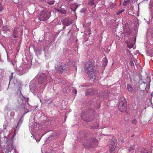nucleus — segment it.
I'll list each match as a JSON object with an SVG mask.
<instances>
[{
    "label": "nucleus",
    "instance_id": "obj_20",
    "mask_svg": "<svg viewBox=\"0 0 153 153\" xmlns=\"http://www.w3.org/2000/svg\"><path fill=\"white\" fill-rule=\"evenodd\" d=\"M55 2V1L54 0H53L52 1H47V3L49 5H52Z\"/></svg>",
    "mask_w": 153,
    "mask_h": 153
},
{
    "label": "nucleus",
    "instance_id": "obj_18",
    "mask_svg": "<svg viewBox=\"0 0 153 153\" xmlns=\"http://www.w3.org/2000/svg\"><path fill=\"white\" fill-rule=\"evenodd\" d=\"M21 119L19 120V122L18 123L16 127V129L17 130L19 128V127L21 125L22 123V121H21Z\"/></svg>",
    "mask_w": 153,
    "mask_h": 153
},
{
    "label": "nucleus",
    "instance_id": "obj_26",
    "mask_svg": "<svg viewBox=\"0 0 153 153\" xmlns=\"http://www.w3.org/2000/svg\"><path fill=\"white\" fill-rule=\"evenodd\" d=\"M13 73H11V75H10L9 76V78H10V82H9V84H10V81H11V79H12V78H13Z\"/></svg>",
    "mask_w": 153,
    "mask_h": 153
},
{
    "label": "nucleus",
    "instance_id": "obj_1",
    "mask_svg": "<svg viewBox=\"0 0 153 153\" xmlns=\"http://www.w3.org/2000/svg\"><path fill=\"white\" fill-rule=\"evenodd\" d=\"M94 62L89 61L85 65L84 70L91 78L95 79L94 74Z\"/></svg>",
    "mask_w": 153,
    "mask_h": 153
},
{
    "label": "nucleus",
    "instance_id": "obj_19",
    "mask_svg": "<svg viewBox=\"0 0 153 153\" xmlns=\"http://www.w3.org/2000/svg\"><path fill=\"white\" fill-rule=\"evenodd\" d=\"M56 10L57 11V12L63 14H65L66 13V11L65 10L59 9H56Z\"/></svg>",
    "mask_w": 153,
    "mask_h": 153
},
{
    "label": "nucleus",
    "instance_id": "obj_2",
    "mask_svg": "<svg viewBox=\"0 0 153 153\" xmlns=\"http://www.w3.org/2000/svg\"><path fill=\"white\" fill-rule=\"evenodd\" d=\"M51 12L46 10H43L41 11L38 16V19L40 21H45L51 16Z\"/></svg>",
    "mask_w": 153,
    "mask_h": 153
},
{
    "label": "nucleus",
    "instance_id": "obj_14",
    "mask_svg": "<svg viewBox=\"0 0 153 153\" xmlns=\"http://www.w3.org/2000/svg\"><path fill=\"white\" fill-rule=\"evenodd\" d=\"M94 1V0H88V4L91 6L94 5L96 7V4H95Z\"/></svg>",
    "mask_w": 153,
    "mask_h": 153
},
{
    "label": "nucleus",
    "instance_id": "obj_7",
    "mask_svg": "<svg viewBox=\"0 0 153 153\" xmlns=\"http://www.w3.org/2000/svg\"><path fill=\"white\" fill-rule=\"evenodd\" d=\"M97 93V91L96 89H90L85 92L86 96H93Z\"/></svg>",
    "mask_w": 153,
    "mask_h": 153
},
{
    "label": "nucleus",
    "instance_id": "obj_25",
    "mask_svg": "<svg viewBox=\"0 0 153 153\" xmlns=\"http://www.w3.org/2000/svg\"><path fill=\"white\" fill-rule=\"evenodd\" d=\"M124 11V10L123 9L117 12V15H119L120 14H121Z\"/></svg>",
    "mask_w": 153,
    "mask_h": 153
},
{
    "label": "nucleus",
    "instance_id": "obj_34",
    "mask_svg": "<svg viewBox=\"0 0 153 153\" xmlns=\"http://www.w3.org/2000/svg\"><path fill=\"white\" fill-rule=\"evenodd\" d=\"M3 127H4V128L6 129V127H7V126L5 125H3Z\"/></svg>",
    "mask_w": 153,
    "mask_h": 153
},
{
    "label": "nucleus",
    "instance_id": "obj_32",
    "mask_svg": "<svg viewBox=\"0 0 153 153\" xmlns=\"http://www.w3.org/2000/svg\"><path fill=\"white\" fill-rule=\"evenodd\" d=\"M73 92L74 94H76L77 91L76 89H73Z\"/></svg>",
    "mask_w": 153,
    "mask_h": 153
},
{
    "label": "nucleus",
    "instance_id": "obj_28",
    "mask_svg": "<svg viewBox=\"0 0 153 153\" xmlns=\"http://www.w3.org/2000/svg\"><path fill=\"white\" fill-rule=\"evenodd\" d=\"M130 63L131 65V66H134V62L132 60L130 61Z\"/></svg>",
    "mask_w": 153,
    "mask_h": 153
},
{
    "label": "nucleus",
    "instance_id": "obj_40",
    "mask_svg": "<svg viewBox=\"0 0 153 153\" xmlns=\"http://www.w3.org/2000/svg\"><path fill=\"white\" fill-rule=\"evenodd\" d=\"M71 30H70V31H69V32H68V33H69L70 31Z\"/></svg>",
    "mask_w": 153,
    "mask_h": 153
},
{
    "label": "nucleus",
    "instance_id": "obj_6",
    "mask_svg": "<svg viewBox=\"0 0 153 153\" xmlns=\"http://www.w3.org/2000/svg\"><path fill=\"white\" fill-rule=\"evenodd\" d=\"M29 98H26L24 97H23L22 99L20 100H18V101H19V104L21 107H23L24 109H27V108L25 105H26V103L28 104V101Z\"/></svg>",
    "mask_w": 153,
    "mask_h": 153
},
{
    "label": "nucleus",
    "instance_id": "obj_13",
    "mask_svg": "<svg viewBox=\"0 0 153 153\" xmlns=\"http://www.w3.org/2000/svg\"><path fill=\"white\" fill-rule=\"evenodd\" d=\"M18 33L16 28H15L13 33V36L14 38H16L18 37Z\"/></svg>",
    "mask_w": 153,
    "mask_h": 153
},
{
    "label": "nucleus",
    "instance_id": "obj_23",
    "mask_svg": "<svg viewBox=\"0 0 153 153\" xmlns=\"http://www.w3.org/2000/svg\"><path fill=\"white\" fill-rule=\"evenodd\" d=\"M130 0H126L123 3V6H125L129 2Z\"/></svg>",
    "mask_w": 153,
    "mask_h": 153
},
{
    "label": "nucleus",
    "instance_id": "obj_12",
    "mask_svg": "<svg viewBox=\"0 0 153 153\" xmlns=\"http://www.w3.org/2000/svg\"><path fill=\"white\" fill-rule=\"evenodd\" d=\"M78 5H77V3H75L73 5H72L71 7V10L74 11L76 9V8L78 7Z\"/></svg>",
    "mask_w": 153,
    "mask_h": 153
},
{
    "label": "nucleus",
    "instance_id": "obj_39",
    "mask_svg": "<svg viewBox=\"0 0 153 153\" xmlns=\"http://www.w3.org/2000/svg\"><path fill=\"white\" fill-rule=\"evenodd\" d=\"M134 1H137V0H134Z\"/></svg>",
    "mask_w": 153,
    "mask_h": 153
},
{
    "label": "nucleus",
    "instance_id": "obj_31",
    "mask_svg": "<svg viewBox=\"0 0 153 153\" xmlns=\"http://www.w3.org/2000/svg\"><path fill=\"white\" fill-rule=\"evenodd\" d=\"M19 1L17 0H14L13 2L15 4H17L19 2Z\"/></svg>",
    "mask_w": 153,
    "mask_h": 153
},
{
    "label": "nucleus",
    "instance_id": "obj_36",
    "mask_svg": "<svg viewBox=\"0 0 153 153\" xmlns=\"http://www.w3.org/2000/svg\"><path fill=\"white\" fill-rule=\"evenodd\" d=\"M100 1V0H97V1H96V2L98 3L99 2V1Z\"/></svg>",
    "mask_w": 153,
    "mask_h": 153
},
{
    "label": "nucleus",
    "instance_id": "obj_11",
    "mask_svg": "<svg viewBox=\"0 0 153 153\" xmlns=\"http://www.w3.org/2000/svg\"><path fill=\"white\" fill-rule=\"evenodd\" d=\"M102 65L104 66H106L107 65L108 63L107 59L105 58H104L102 61Z\"/></svg>",
    "mask_w": 153,
    "mask_h": 153
},
{
    "label": "nucleus",
    "instance_id": "obj_21",
    "mask_svg": "<svg viewBox=\"0 0 153 153\" xmlns=\"http://www.w3.org/2000/svg\"><path fill=\"white\" fill-rule=\"evenodd\" d=\"M65 69L63 68L62 67V66L60 65V67L59 68V69L58 70H59V72L61 74L62 73L64 69Z\"/></svg>",
    "mask_w": 153,
    "mask_h": 153
},
{
    "label": "nucleus",
    "instance_id": "obj_16",
    "mask_svg": "<svg viewBox=\"0 0 153 153\" xmlns=\"http://www.w3.org/2000/svg\"><path fill=\"white\" fill-rule=\"evenodd\" d=\"M126 42L128 47L130 48H132L134 46L133 44L130 42L126 41Z\"/></svg>",
    "mask_w": 153,
    "mask_h": 153
},
{
    "label": "nucleus",
    "instance_id": "obj_38",
    "mask_svg": "<svg viewBox=\"0 0 153 153\" xmlns=\"http://www.w3.org/2000/svg\"><path fill=\"white\" fill-rule=\"evenodd\" d=\"M29 112V111H27L25 113H25H26L27 112Z\"/></svg>",
    "mask_w": 153,
    "mask_h": 153
},
{
    "label": "nucleus",
    "instance_id": "obj_35",
    "mask_svg": "<svg viewBox=\"0 0 153 153\" xmlns=\"http://www.w3.org/2000/svg\"><path fill=\"white\" fill-rule=\"evenodd\" d=\"M65 28H66L65 26H64L63 27V30H65Z\"/></svg>",
    "mask_w": 153,
    "mask_h": 153
},
{
    "label": "nucleus",
    "instance_id": "obj_8",
    "mask_svg": "<svg viewBox=\"0 0 153 153\" xmlns=\"http://www.w3.org/2000/svg\"><path fill=\"white\" fill-rule=\"evenodd\" d=\"M127 89L128 91L131 93H135L136 92L135 88L132 87L129 84L127 85Z\"/></svg>",
    "mask_w": 153,
    "mask_h": 153
},
{
    "label": "nucleus",
    "instance_id": "obj_27",
    "mask_svg": "<svg viewBox=\"0 0 153 153\" xmlns=\"http://www.w3.org/2000/svg\"><path fill=\"white\" fill-rule=\"evenodd\" d=\"M134 149V148L133 147H131L129 148L128 150L129 152H131Z\"/></svg>",
    "mask_w": 153,
    "mask_h": 153
},
{
    "label": "nucleus",
    "instance_id": "obj_17",
    "mask_svg": "<svg viewBox=\"0 0 153 153\" xmlns=\"http://www.w3.org/2000/svg\"><path fill=\"white\" fill-rule=\"evenodd\" d=\"M115 145L113 146L110 149V153H115Z\"/></svg>",
    "mask_w": 153,
    "mask_h": 153
},
{
    "label": "nucleus",
    "instance_id": "obj_24",
    "mask_svg": "<svg viewBox=\"0 0 153 153\" xmlns=\"http://www.w3.org/2000/svg\"><path fill=\"white\" fill-rule=\"evenodd\" d=\"M9 148L8 149V152H10L13 149V147L12 145H10L9 146Z\"/></svg>",
    "mask_w": 153,
    "mask_h": 153
},
{
    "label": "nucleus",
    "instance_id": "obj_33",
    "mask_svg": "<svg viewBox=\"0 0 153 153\" xmlns=\"http://www.w3.org/2000/svg\"><path fill=\"white\" fill-rule=\"evenodd\" d=\"M111 143H113V142H111V143H109V141L108 142V144H109L110 145H111V146H113L111 144Z\"/></svg>",
    "mask_w": 153,
    "mask_h": 153
},
{
    "label": "nucleus",
    "instance_id": "obj_5",
    "mask_svg": "<svg viewBox=\"0 0 153 153\" xmlns=\"http://www.w3.org/2000/svg\"><path fill=\"white\" fill-rule=\"evenodd\" d=\"M46 79V76L44 73L41 74L39 76H37L34 79L33 81H36L39 84L43 83Z\"/></svg>",
    "mask_w": 153,
    "mask_h": 153
},
{
    "label": "nucleus",
    "instance_id": "obj_29",
    "mask_svg": "<svg viewBox=\"0 0 153 153\" xmlns=\"http://www.w3.org/2000/svg\"><path fill=\"white\" fill-rule=\"evenodd\" d=\"M132 123L134 124H135L137 123V121L135 120H133L132 121Z\"/></svg>",
    "mask_w": 153,
    "mask_h": 153
},
{
    "label": "nucleus",
    "instance_id": "obj_3",
    "mask_svg": "<svg viewBox=\"0 0 153 153\" xmlns=\"http://www.w3.org/2000/svg\"><path fill=\"white\" fill-rule=\"evenodd\" d=\"M98 141L94 137L86 140L84 142L83 145L85 148L88 147H92L98 145Z\"/></svg>",
    "mask_w": 153,
    "mask_h": 153
},
{
    "label": "nucleus",
    "instance_id": "obj_4",
    "mask_svg": "<svg viewBox=\"0 0 153 153\" xmlns=\"http://www.w3.org/2000/svg\"><path fill=\"white\" fill-rule=\"evenodd\" d=\"M120 103L118 105V109L121 112H126V101L124 97H121L120 98Z\"/></svg>",
    "mask_w": 153,
    "mask_h": 153
},
{
    "label": "nucleus",
    "instance_id": "obj_30",
    "mask_svg": "<svg viewBox=\"0 0 153 153\" xmlns=\"http://www.w3.org/2000/svg\"><path fill=\"white\" fill-rule=\"evenodd\" d=\"M39 1L42 3L45 2L46 3H47V1L46 0H39Z\"/></svg>",
    "mask_w": 153,
    "mask_h": 153
},
{
    "label": "nucleus",
    "instance_id": "obj_22",
    "mask_svg": "<svg viewBox=\"0 0 153 153\" xmlns=\"http://www.w3.org/2000/svg\"><path fill=\"white\" fill-rule=\"evenodd\" d=\"M140 153H149L148 150L146 149H143Z\"/></svg>",
    "mask_w": 153,
    "mask_h": 153
},
{
    "label": "nucleus",
    "instance_id": "obj_10",
    "mask_svg": "<svg viewBox=\"0 0 153 153\" xmlns=\"http://www.w3.org/2000/svg\"><path fill=\"white\" fill-rule=\"evenodd\" d=\"M111 142H113V143H111V144L113 146H114L115 145L117 142V140L116 137H113L111 139L109 140V143H111Z\"/></svg>",
    "mask_w": 153,
    "mask_h": 153
},
{
    "label": "nucleus",
    "instance_id": "obj_15",
    "mask_svg": "<svg viewBox=\"0 0 153 153\" xmlns=\"http://www.w3.org/2000/svg\"><path fill=\"white\" fill-rule=\"evenodd\" d=\"M19 68V69L17 73L20 75L23 74H24V72L22 70V68L20 67Z\"/></svg>",
    "mask_w": 153,
    "mask_h": 153
},
{
    "label": "nucleus",
    "instance_id": "obj_37",
    "mask_svg": "<svg viewBox=\"0 0 153 153\" xmlns=\"http://www.w3.org/2000/svg\"><path fill=\"white\" fill-rule=\"evenodd\" d=\"M3 10V9H2V8H0V11H1Z\"/></svg>",
    "mask_w": 153,
    "mask_h": 153
},
{
    "label": "nucleus",
    "instance_id": "obj_9",
    "mask_svg": "<svg viewBox=\"0 0 153 153\" xmlns=\"http://www.w3.org/2000/svg\"><path fill=\"white\" fill-rule=\"evenodd\" d=\"M62 24L65 26H68L72 24L71 21L68 19H64L62 21Z\"/></svg>",
    "mask_w": 153,
    "mask_h": 153
}]
</instances>
